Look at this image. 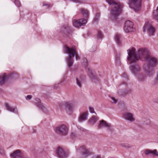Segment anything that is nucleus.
<instances>
[{"label": "nucleus", "instance_id": "21", "mask_svg": "<svg viewBox=\"0 0 158 158\" xmlns=\"http://www.w3.org/2000/svg\"><path fill=\"white\" fill-rule=\"evenodd\" d=\"M6 78L5 73L2 74L0 75V84H3L5 81Z\"/></svg>", "mask_w": 158, "mask_h": 158}, {"label": "nucleus", "instance_id": "14", "mask_svg": "<svg viewBox=\"0 0 158 158\" xmlns=\"http://www.w3.org/2000/svg\"><path fill=\"white\" fill-rule=\"evenodd\" d=\"M123 117L125 120L132 122L135 121L133 114L130 112H126L123 114Z\"/></svg>", "mask_w": 158, "mask_h": 158}, {"label": "nucleus", "instance_id": "38", "mask_svg": "<svg viewBox=\"0 0 158 158\" xmlns=\"http://www.w3.org/2000/svg\"><path fill=\"white\" fill-rule=\"evenodd\" d=\"M111 98L112 100L113 101V102H112V103H116L117 102V100L113 97H111Z\"/></svg>", "mask_w": 158, "mask_h": 158}, {"label": "nucleus", "instance_id": "25", "mask_svg": "<svg viewBox=\"0 0 158 158\" xmlns=\"http://www.w3.org/2000/svg\"><path fill=\"white\" fill-rule=\"evenodd\" d=\"M121 38V35L118 33H116L115 36V40L118 45L121 44L120 39Z\"/></svg>", "mask_w": 158, "mask_h": 158}, {"label": "nucleus", "instance_id": "26", "mask_svg": "<svg viewBox=\"0 0 158 158\" xmlns=\"http://www.w3.org/2000/svg\"><path fill=\"white\" fill-rule=\"evenodd\" d=\"M153 13L155 19L158 21V6L156 10H154Z\"/></svg>", "mask_w": 158, "mask_h": 158}, {"label": "nucleus", "instance_id": "32", "mask_svg": "<svg viewBox=\"0 0 158 158\" xmlns=\"http://www.w3.org/2000/svg\"><path fill=\"white\" fill-rule=\"evenodd\" d=\"M14 3L17 6L19 7L21 6V4L18 0H15Z\"/></svg>", "mask_w": 158, "mask_h": 158}, {"label": "nucleus", "instance_id": "39", "mask_svg": "<svg viewBox=\"0 0 158 158\" xmlns=\"http://www.w3.org/2000/svg\"><path fill=\"white\" fill-rule=\"evenodd\" d=\"M78 128L79 129H80V130L82 131H84L85 129L84 128H82V127H80V128H79V127H78Z\"/></svg>", "mask_w": 158, "mask_h": 158}, {"label": "nucleus", "instance_id": "33", "mask_svg": "<svg viewBox=\"0 0 158 158\" xmlns=\"http://www.w3.org/2000/svg\"><path fill=\"white\" fill-rule=\"evenodd\" d=\"M89 111L90 112L92 113H95L94 112V108L93 107L89 106Z\"/></svg>", "mask_w": 158, "mask_h": 158}, {"label": "nucleus", "instance_id": "6", "mask_svg": "<svg viewBox=\"0 0 158 158\" xmlns=\"http://www.w3.org/2000/svg\"><path fill=\"white\" fill-rule=\"evenodd\" d=\"M128 56L127 60L131 63H135L138 60V58L137 56L135 51V48H131V50L128 49L127 50Z\"/></svg>", "mask_w": 158, "mask_h": 158}, {"label": "nucleus", "instance_id": "43", "mask_svg": "<svg viewBox=\"0 0 158 158\" xmlns=\"http://www.w3.org/2000/svg\"><path fill=\"white\" fill-rule=\"evenodd\" d=\"M148 124H150V121L149 120H148V122L147 123Z\"/></svg>", "mask_w": 158, "mask_h": 158}, {"label": "nucleus", "instance_id": "36", "mask_svg": "<svg viewBox=\"0 0 158 158\" xmlns=\"http://www.w3.org/2000/svg\"><path fill=\"white\" fill-rule=\"evenodd\" d=\"M31 98H32V96L31 95H27L26 97V99H27V100H30L31 99Z\"/></svg>", "mask_w": 158, "mask_h": 158}, {"label": "nucleus", "instance_id": "40", "mask_svg": "<svg viewBox=\"0 0 158 158\" xmlns=\"http://www.w3.org/2000/svg\"><path fill=\"white\" fill-rule=\"evenodd\" d=\"M90 75L91 76V77L94 79H95L94 78V77L92 73H90Z\"/></svg>", "mask_w": 158, "mask_h": 158}, {"label": "nucleus", "instance_id": "35", "mask_svg": "<svg viewBox=\"0 0 158 158\" xmlns=\"http://www.w3.org/2000/svg\"><path fill=\"white\" fill-rule=\"evenodd\" d=\"M120 145L123 147L126 148L127 147V144L126 143H121L120 144Z\"/></svg>", "mask_w": 158, "mask_h": 158}, {"label": "nucleus", "instance_id": "11", "mask_svg": "<svg viewBox=\"0 0 158 158\" xmlns=\"http://www.w3.org/2000/svg\"><path fill=\"white\" fill-rule=\"evenodd\" d=\"M98 127L99 129H101L104 127L107 128L108 130L111 131L112 130V126L110 124L107 123L104 120H102L99 121L98 125Z\"/></svg>", "mask_w": 158, "mask_h": 158}, {"label": "nucleus", "instance_id": "28", "mask_svg": "<svg viewBox=\"0 0 158 158\" xmlns=\"http://www.w3.org/2000/svg\"><path fill=\"white\" fill-rule=\"evenodd\" d=\"M0 154L3 156H6L5 152L1 146H0Z\"/></svg>", "mask_w": 158, "mask_h": 158}, {"label": "nucleus", "instance_id": "23", "mask_svg": "<svg viewBox=\"0 0 158 158\" xmlns=\"http://www.w3.org/2000/svg\"><path fill=\"white\" fill-rule=\"evenodd\" d=\"M81 14L85 18H88L89 16V13L87 10L84 8H81L80 9Z\"/></svg>", "mask_w": 158, "mask_h": 158}, {"label": "nucleus", "instance_id": "42", "mask_svg": "<svg viewBox=\"0 0 158 158\" xmlns=\"http://www.w3.org/2000/svg\"><path fill=\"white\" fill-rule=\"evenodd\" d=\"M122 76H123V77H127V75H126L124 73V74H123V75H122Z\"/></svg>", "mask_w": 158, "mask_h": 158}, {"label": "nucleus", "instance_id": "24", "mask_svg": "<svg viewBox=\"0 0 158 158\" xmlns=\"http://www.w3.org/2000/svg\"><path fill=\"white\" fill-rule=\"evenodd\" d=\"M146 76L143 74L139 76L137 78V80L139 82H144L146 81Z\"/></svg>", "mask_w": 158, "mask_h": 158}, {"label": "nucleus", "instance_id": "44", "mask_svg": "<svg viewBox=\"0 0 158 158\" xmlns=\"http://www.w3.org/2000/svg\"><path fill=\"white\" fill-rule=\"evenodd\" d=\"M57 88H58V86H55L54 87V89H57Z\"/></svg>", "mask_w": 158, "mask_h": 158}, {"label": "nucleus", "instance_id": "8", "mask_svg": "<svg viewBox=\"0 0 158 158\" xmlns=\"http://www.w3.org/2000/svg\"><path fill=\"white\" fill-rule=\"evenodd\" d=\"M133 27V22L129 20H127L125 23L124 30L126 33H128L130 31H135V29Z\"/></svg>", "mask_w": 158, "mask_h": 158}, {"label": "nucleus", "instance_id": "20", "mask_svg": "<svg viewBox=\"0 0 158 158\" xmlns=\"http://www.w3.org/2000/svg\"><path fill=\"white\" fill-rule=\"evenodd\" d=\"M35 100L37 102L36 103L38 106L43 111H44L45 110V108L41 103L40 99L38 98H36L35 99Z\"/></svg>", "mask_w": 158, "mask_h": 158}, {"label": "nucleus", "instance_id": "31", "mask_svg": "<svg viewBox=\"0 0 158 158\" xmlns=\"http://www.w3.org/2000/svg\"><path fill=\"white\" fill-rule=\"evenodd\" d=\"M97 36L98 39H102V38L103 35L100 31L98 32Z\"/></svg>", "mask_w": 158, "mask_h": 158}, {"label": "nucleus", "instance_id": "37", "mask_svg": "<svg viewBox=\"0 0 158 158\" xmlns=\"http://www.w3.org/2000/svg\"><path fill=\"white\" fill-rule=\"evenodd\" d=\"M91 158H101L100 156L95 155L93 156Z\"/></svg>", "mask_w": 158, "mask_h": 158}, {"label": "nucleus", "instance_id": "4", "mask_svg": "<svg viewBox=\"0 0 158 158\" xmlns=\"http://www.w3.org/2000/svg\"><path fill=\"white\" fill-rule=\"evenodd\" d=\"M76 152L77 155H79L82 158H85L91 154L90 150L86 148L82 145L76 149Z\"/></svg>", "mask_w": 158, "mask_h": 158}, {"label": "nucleus", "instance_id": "17", "mask_svg": "<svg viewBox=\"0 0 158 158\" xmlns=\"http://www.w3.org/2000/svg\"><path fill=\"white\" fill-rule=\"evenodd\" d=\"M5 106L6 110L15 113L17 112V109L16 108L10 106L7 103H5Z\"/></svg>", "mask_w": 158, "mask_h": 158}, {"label": "nucleus", "instance_id": "27", "mask_svg": "<svg viewBox=\"0 0 158 158\" xmlns=\"http://www.w3.org/2000/svg\"><path fill=\"white\" fill-rule=\"evenodd\" d=\"M97 121V118L95 116H93L92 117V118H91L90 120V123H92L94 124Z\"/></svg>", "mask_w": 158, "mask_h": 158}, {"label": "nucleus", "instance_id": "12", "mask_svg": "<svg viewBox=\"0 0 158 158\" xmlns=\"http://www.w3.org/2000/svg\"><path fill=\"white\" fill-rule=\"evenodd\" d=\"M87 23V20L85 19H81L78 20H74L73 22L74 26L79 28L82 26H84Z\"/></svg>", "mask_w": 158, "mask_h": 158}, {"label": "nucleus", "instance_id": "34", "mask_svg": "<svg viewBox=\"0 0 158 158\" xmlns=\"http://www.w3.org/2000/svg\"><path fill=\"white\" fill-rule=\"evenodd\" d=\"M97 49V47L95 46H93L91 49H90V51L91 52H94Z\"/></svg>", "mask_w": 158, "mask_h": 158}, {"label": "nucleus", "instance_id": "5", "mask_svg": "<svg viewBox=\"0 0 158 158\" xmlns=\"http://www.w3.org/2000/svg\"><path fill=\"white\" fill-rule=\"evenodd\" d=\"M142 0H129L128 4L130 8L133 9L135 11L141 10Z\"/></svg>", "mask_w": 158, "mask_h": 158}, {"label": "nucleus", "instance_id": "1", "mask_svg": "<svg viewBox=\"0 0 158 158\" xmlns=\"http://www.w3.org/2000/svg\"><path fill=\"white\" fill-rule=\"evenodd\" d=\"M64 51L66 53L69 55V56L67 58L66 61L68 67L70 68L73 66L74 62L73 57L75 56L76 59L77 60L80 59V57L76 52L75 46H73L71 48L68 47H65Z\"/></svg>", "mask_w": 158, "mask_h": 158}, {"label": "nucleus", "instance_id": "29", "mask_svg": "<svg viewBox=\"0 0 158 158\" xmlns=\"http://www.w3.org/2000/svg\"><path fill=\"white\" fill-rule=\"evenodd\" d=\"M81 62L82 65L83 66H84L85 67H86V66L87 61L86 59L84 58L82 60H81Z\"/></svg>", "mask_w": 158, "mask_h": 158}, {"label": "nucleus", "instance_id": "22", "mask_svg": "<svg viewBox=\"0 0 158 158\" xmlns=\"http://www.w3.org/2000/svg\"><path fill=\"white\" fill-rule=\"evenodd\" d=\"M76 83L77 85L80 87L82 86V82L83 80V77L82 76L77 77L76 79Z\"/></svg>", "mask_w": 158, "mask_h": 158}, {"label": "nucleus", "instance_id": "10", "mask_svg": "<svg viewBox=\"0 0 158 158\" xmlns=\"http://www.w3.org/2000/svg\"><path fill=\"white\" fill-rule=\"evenodd\" d=\"M68 127L64 125H62L59 126L56 128V131L60 134L65 135H66L68 131Z\"/></svg>", "mask_w": 158, "mask_h": 158}, {"label": "nucleus", "instance_id": "19", "mask_svg": "<svg viewBox=\"0 0 158 158\" xmlns=\"http://www.w3.org/2000/svg\"><path fill=\"white\" fill-rule=\"evenodd\" d=\"M88 115V112H85L81 114L79 118V120L80 122H82L85 120L87 119V116Z\"/></svg>", "mask_w": 158, "mask_h": 158}, {"label": "nucleus", "instance_id": "15", "mask_svg": "<svg viewBox=\"0 0 158 158\" xmlns=\"http://www.w3.org/2000/svg\"><path fill=\"white\" fill-rule=\"evenodd\" d=\"M130 69L132 73L135 75H138L141 71V68L136 64L131 65Z\"/></svg>", "mask_w": 158, "mask_h": 158}, {"label": "nucleus", "instance_id": "16", "mask_svg": "<svg viewBox=\"0 0 158 158\" xmlns=\"http://www.w3.org/2000/svg\"><path fill=\"white\" fill-rule=\"evenodd\" d=\"M57 156L59 158H66L68 156L67 154L60 148H58L56 152Z\"/></svg>", "mask_w": 158, "mask_h": 158}, {"label": "nucleus", "instance_id": "9", "mask_svg": "<svg viewBox=\"0 0 158 158\" xmlns=\"http://www.w3.org/2000/svg\"><path fill=\"white\" fill-rule=\"evenodd\" d=\"M11 158H28L20 150L17 149L10 155Z\"/></svg>", "mask_w": 158, "mask_h": 158}, {"label": "nucleus", "instance_id": "7", "mask_svg": "<svg viewBox=\"0 0 158 158\" xmlns=\"http://www.w3.org/2000/svg\"><path fill=\"white\" fill-rule=\"evenodd\" d=\"M147 30L148 34L150 35H153L155 32V29L149 21L145 23L143 27V31L145 32Z\"/></svg>", "mask_w": 158, "mask_h": 158}, {"label": "nucleus", "instance_id": "2", "mask_svg": "<svg viewBox=\"0 0 158 158\" xmlns=\"http://www.w3.org/2000/svg\"><path fill=\"white\" fill-rule=\"evenodd\" d=\"M148 61L147 65H145L143 67L145 71L148 74V76H151L153 74L152 70L151 68L155 67L158 64V60L155 57L150 56Z\"/></svg>", "mask_w": 158, "mask_h": 158}, {"label": "nucleus", "instance_id": "3", "mask_svg": "<svg viewBox=\"0 0 158 158\" xmlns=\"http://www.w3.org/2000/svg\"><path fill=\"white\" fill-rule=\"evenodd\" d=\"M150 53L147 48H141L137 52V57L143 61H147L150 56Z\"/></svg>", "mask_w": 158, "mask_h": 158}, {"label": "nucleus", "instance_id": "30", "mask_svg": "<svg viewBox=\"0 0 158 158\" xmlns=\"http://www.w3.org/2000/svg\"><path fill=\"white\" fill-rule=\"evenodd\" d=\"M100 17V14L99 13H97L95 15L94 20L96 21H98Z\"/></svg>", "mask_w": 158, "mask_h": 158}, {"label": "nucleus", "instance_id": "18", "mask_svg": "<svg viewBox=\"0 0 158 158\" xmlns=\"http://www.w3.org/2000/svg\"><path fill=\"white\" fill-rule=\"evenodd\" d=\"M144 152L145 154L146 155L151 154L153 156H158V152L156 149H154L153 151H152L147 149Z\"/></svg>", "mask_w": 158, "mask_h": 158}, {"label": "nucleus", "instance_id": "41", "mask_svg": "<svg viewBox=\"0 0 158 158\" xmlns=\"http://www.w3.org/2000/svg\"><path fill=\"white\" fill-rule=\"evenodd\" d=\"M43 6H48V8L49 7V5H47L44 2H43Z\"/></svg>", "mask_w": 158, "mask_h": 158}, {"label": "nucleus", "instance_id": "13", "mask_svg": "<svg viewBox=\"0 0 158 158\" xmlns=\"http://www.w3.org/2000/svg\"><path fill=\"white\" fill-rule=\"evenodd\" d=\"M73 101L65 102L63 104L64 106L65 110L67 113H70L72 110L73 108Z\"/></svg>", "mask_w": 158, "mask_h": 158}]
</instances>
